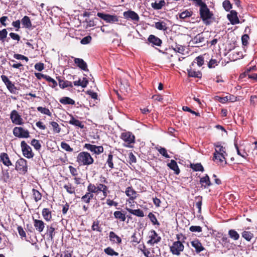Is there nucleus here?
I'll use <instances>...</instances> for the list:
<instances>
[{"instance_id": "4d7b16f0", "label": "nucleus", "mask_w": 257, "mask_h": 257, "mask_svg": "<svg viewBox=\"0 0 257 257\" xmlns=\"http://www.w3.org/2000/svg\"><path fill=\"white\" fill-rule=\"evenodd\" d=\"M173 49L176 52H177L180 53H183L185 51V47L182 45H180L177 44V43H175V45L174 47L173 48Z\"/></svg>"}, {"instance_id": "0eeeda50", "label": "nucleus", "mask_w": 257, "mask_h": 257, "mask_svg": "<svg viewBox=\"0 0 257 257\" xmlns=\"http://www.w3.org/2000/svg\"><path fill=\"white\" fill-rule=\"evenodd\" d=\"M14 135L19 138H28L30 137V133L21 126H16L13 131Z\"/></svg>"}, {"instance_id": "a18cd8bd", "label": "nucleus", "mask_w": 257, "mask_h": 257, "mask_svg": "<svg viewBox=\"0 0 257 257\" xmlns=\"http://www.w3.org/2000/svg\"><path fill=\"white\" fill-rule=\"evenodd\" d=\"M228 235L234 240H237L239 238V234L234 229H230L228 231Z\"/></svg>"}, {"instance_id": "c756f323", "label": "nucleus", "mask_w": 257, "mask_h": 257, "mask_svg": "<svg viewBox=\"0 0 257 257\" xmlns=\"http://www.w3.org/2000/svg\"><path fill=\"white\" fill-rule=\"evenodd\" d=\"M68 122L71 125H74L75 126H78L81 128H83L84 127V125L82 123V122L79 120L75 118L72 115H71V119Z\"/></svg>"}, {"instance_id": "7c9ffc66", "label": "nucleus", "mask_w": 257, "mask_h": 257, "mask_svg": "<svg viewBox=\"0 0 257 257\" xmlns=\"http://www.w3.org/2000/svg\"><path fill=\"white\" fill-rule=\"evenodd\" d=\"M91 229L93 231H97L100 233L102 231V228L100 224V221L97 219L94 220L91 226Z\"/></svg>"}, {"instance_id": "774afa93", "label": "nucleus", "mask_w": 257, "mask_h": 257, "mask_svg": "<svg viewBox=\"0 0 257 257\" xmlns=\"http://www.w3.org/2000/svg\"><path fill=\"white\" fill-rule=\"evenodd\" d=\"M92 40V37L90 36H87L83 38L81 40V44L86 45L90 43Z\"/></svg>"}, {"instance_id": "9d476101", "label": "nucleus", "mask_w": 257, "mask_h": 257, "mask_svg": "<svg viewBox=\"0 0 257 257\" xmlns=\"http://www.w3.org/2000/svg\"><path fill=\"white\" fill-rule=\"evenodd\" d=\"M84 148L90 151L93 154L100 155L104 151V148L102 146H96L90 144H85Z\"/></svg>"}, {"instance_id": "ea45409f", "label": "nucleus", "mask_w": 257, "mask_h": 257, "mask_svg": "<svg viewBox=\"0 0 257 257\" xmlns=\"http://www.w3.org/2000/svg\"><path fill=\"white\" fill-rule=\"evenodd\" d=\"M204 41L205 38L202 33L197 34L192 40L193 43L195 44L202 43Z\"/></svg>"}, {"instance_id": "473e14b6", "label": "nucleus", "mask_w": 257, "mask_h": 257, "mask_svg": "<svg viewBox=\"0 0 257 257\" xmlns=\"http://www.w3.org/2000/svg\"><path fill=\"white\" fill-rule=\"evenodd\" d=\"M188 75L189 77L201 78L202 77V73L200 71H195L191 68L187 69Z\"/></svg>"}, {"instance_id": "de8ad7c7", "label": "nucleus", "mask_w": 257, "mask_h": 257, "mask_svg": "<svg viewBox=\"0 0 257 257\" xmlns=\"http://www.w3.org/2000/svg\"><path fill=\"white\" fill-rule=\"evenodd\" d=\"M195 200L196 201V206L198 209V213H200L201 212L202 197L200 196H196L195 197Z\"/></svg>"}, {"instance_id": "4c0bfd02", "label": "nucleus", "mask_w": 257, "mask_h": 257, "mask_svg": "<svg viewBox=\"0 0 257 257\" xmlns=\"http://www.w3.org/2000/svg\"><path fill=\"white\" fill-rule=\"evenodd\" d=\"M241 236L247 241H250L254 237L253 234L251 231L245 230L241 233Z\"/></svg>"}, {"instance_id": "58836bf2", "label": "nucleus", "mask_w": 257, "mask_h": 257, "mask_svg": "<svg viewBox=\"0 0 257 257\" xmlns=\"http://www.w3.org/2000/svg\"><path fill=\"white\" fill-rule=\"evenodd\" d=\"M32 196L35 202H37L42 199V194L37 190L33 189L32 190Z\"/></svg>"}, {"instance_id": "13d9d810", "label": "nucleus", "mask_w": 257, "mask_h": 257, "mask_svg": "<svg viewBox=\"0 0 257 257\" xmlns=\"http://www.w3.org/2000/svg\"><path fill=\"white\" fill-rule=\"evenodd\" d=\"M219 61L216 59L211 58L208 63V67L209 68H214L218 65Z\"/></svg>"}, {"instance_id": "c03bdc74", "label": "nucleus", "mask_w": 257, "mask_h": 257, "mask_svg": "<svg viewBox=\"0 0 257 257\" xmlns=\"http://www.w3.org/2000/svg\"><path fill=\"white\" fill-rule=\"evenodd\" d=\"M64 188L69 194H73L75 193V188L70 183L64 185Z\"/></svg>"}, {"instance_id": "bf43d9fd", "label": "nucleus", "mask_w": 257, "mask_h": 257, "mask_svg": "<svg viewBox=\"0 0 257 257\" xmlns=\"http://www.w3.org/2000/svg\"><path fill=\"white\" fill-rule=\"evenodd\" d=\"M2 178L5 182H7L10 179V175L8 169L2 171Z\"/></svg>"}, {"instance_id": "6e6d98bb", "label": "nucleus", "mask_w": 257, "mask_h": 257, "mask_svg": "<svg viewBox=\"0 0 257 257\" xmlns=\"http://www.w3.org/2000/svg\"><path fill=\"white\" fill-rule=\"evenodd\" d=\"M7 87L10 92L12 93H16V91L17 90L15 84L10 81L7 85Z\"/></svg>"}, {"instance_id": "8fccbe9b", "label": "nucleus", "mask_w": 257, "mask_h": 257, "mask_svg": "<svg viewBox=\"0 0 257 257\" xmlns=\"http://www.w3.org/2000/svg\"><path fill=\"white\" fill-rule=\"evenodd\" d=\"M17 230L22 240H27L26 233L21 226H18Z\"/></svg>"}, {"instance_id": "5fc2aeb1", "label": "nucleus", "mask_w": 257, "mask_h": 257, "mask_svg": "<svg viewBox=\"0 0 257 257\" xmlns=\"http://www.w3.org/2000/svg\"><path fill=\"white\" fill-rule=\"evenodd\" d=\"M37 110L43 114H46L49 116L52 115V113L50 110L46 107H43L42 106H39L37 107Z\"/></svg>"}, {"instance_id": "e2e57ef3", "label": "nucleus", "mask_w": 257, "mask_h": 257, "mask_svg": "<svg viewBox=\"0 0 257 257\" xmlns=\"http://www.w3.org/2000/svg\"><path fill=\"white\" fill-rule=\"evenodd\" d=\"M31 144L37 150H39L41 148V145L40 144L39 141L36 139H33L31 141Z\"/></svg>"}, {"instance_id": "e433bc0d", "label": "nucleus", "mask_w": 257, "mask_h": 257, "mask_svg": "<svg viewBox=\"0 0 257 257\" xmlns=\"http://www.w3.org/2000/svg\"><path fill=\"white\" fill-rule=\"evenodd\" d=\"M165 4L166 3L164 0H161L158 3L157 1L152 3L151 6L155 10H160L165 5Z\"/></svg>"}, {"instance_id": "2eb2a0df", "label": "nucleus", "mask_w": 257, "mask_h": 257, "mask_svg": "<svg viewBox=\"0 0 257 257\" xmlns=\"http://www.w3.org/2000/svg\"><path fill=\"white\" fill-rule=\"evenodd\" d=\"M215 100H217L218 102L220 103H225L228 101L230 102H235L237 100V97L233 95H229L225 97L216 96Z\"/></svg>"}, {"instance_id": "cd10ccee", "label": "nucleus", "mask_w": 257, "mask_h": 257, "mask_svg": "<svg viewBox=\"0 0 257 257\" xmlns=\"http://www.w3.org/2000/svg\"><path fill=\"white\" fill-rule=\"evenodd\" d=\"M42 214L44 219L49 221L52 219V211L48 208H43L42 211Z\"/></svg>"}, {"instance_id": "69168bd1", "label": "nucleus", "mask_w": 257, "mask_h": 257, "mask_svg": "<svg viewBox=\"0 0 257 257\" xmlns=\"http://www.w3.org/2000/svg\"><path fill=\"white\" fill-rule=\"evenodd\" d=\"M222 5L226 11H229L232 8V5L228 0H225L222 3Z\"/></svg>"}, {"instance_id": "20e7f679", "label": "nucleus", "mask_w": 257, "mask_h": 257, "mask_svg": "<svg viewBox=\"0 0 257 257\" xmlns=\"http://www.w3.org/2000/svg\"><path fill=\"white\" fill-rule=\"evenodd\" d=\"M180 235H177V241H174L171 246H170V251L171 252L174 254L176 255H180L181 254V252L184 250V245L181 242L179 239Z\"/></svg>"}, {"instance_id": "bb28decb", "label": "nucleus", "mask_w": 257, "mask_h": 257, "mask_svg": "<svg viewBox=\"0 0 257 257\" xmlns=\"http://www.w3.org/2000/svg\"><path fill=\"white\" fill-rule=\"evenodd\" d=\"M167 166L172 170H173L176 175H178L180 172V169L178 167L177 162L174 160H171L170 162L168 163Z\"/></svg>"}, {"instance_id": "1a4fd4ad", "label": "nucleus", "mask_w": 257, "mask_h": 257, "mask_svg": "<svg viewBox=\"0 0 257 257\" xmlns=\"http://www.w3.org/2000/svg\"><path fill=\"white\" fill-rule=\"evenodd\" d=\"M123 16L124 19L131 20L135 24H137L140 21V17L138 14L131 10L124 12Z\"/></svg>"}, {"instance_id": "f257e3e1", "label": "nucleus", "mask_w": 257, "mask_h": 257, "mask_svg": "<svg viewBox=\"0 0 257 257\" xmlns=\"http://www.w3.org/2000/svg\"><path fill=\"white\" fill-rule=\"evenodd\" d=\"M107 184H108L107 179L102 175L100 177V180L95 184L89 183L87 187V193L90 200L95 199L96 196L100 193L103 195L101 200L105 198L110 193L108 187L106 185Z\"/></svg>"}, {"instance_id": "4468645a", "label": "nucleus", "mask_w": 257, "mask_h": 257, "mask_svg": "<svg viewBox=\"0 0 257 257\" xmlns=\"http://www.w3.org/2000/svg\"><path fill=\"white\" fill-rule=\"evenodd\" d=\"M125 193L126 195L129 198L127 200V201L129 203L134 202V200L137 197V193L132 186L128 187L126 188Z\"/></svg>"}, {"instance_id": "9b49d317", "label": "nucleus", "mask_w": 257, "mask_h": 257, "mask_svg": "<svg viewBox=\"0 0 257 257\" xmlns=\"http://www.w3.org/2000/svg\"><path fill=\"white\" fill-rule=\"evenodd\" d=\"M97 16L107 23H115L118 21V17L116 15H111L98 12L97 14Z\"/></svg>"}, {"instance_id": "7ed1b4c3", "label": "nucleus", "mask_w": 257, "mask_h": 257, "mask_svg": "<svg viewBox=\"0 0 257 257\" xmlns=\"http://www.w3.org/2000/svg\"><path fill=\"white\" fill-rule=\"evenodd\" d=\"M76 162L79 166H89L94 163V159L90 153L83 151L78 154Z\"/></svg>"}, {"instance_id": "f704fd0d", "label": "nucleus", "mask_w": 257, "mask_h": 257, "mask_svg": "<svg viewBox=\"0 0 257 257\" xmlns=\"http://www.w3.org/2000/svg\"><path fill=\"white\" fill-rule=\"evenodd\" d=\"M189 167L194 171H200L203 172L204 171V168L200 163H190Z\"/></svg>"}, {"instance_id": "393cba45", "label": "nucleus", "mask_w": 257, "mask_h": 257, "mask_svg": "<svg viewBox=\"0 0 257 257\" xmlns=\"http://www.w3.org/2000/svg\"><path fill=\"white\" fill-rule=\"evenodd\" d=\"M200 183L201 186L205 188H207L212 185L209 177L207 174H206L205 176L200 178Z\"/></svg>"}, {"instance_id": "3c124183", "label": "nucleus", "mask_w": 257, "mask_h": 257, "mask_svg": "<svg viewBox=\"0 0 257 257\" xmlns=\"http://www.w3.org/2000/svg\"><path fill=\"white\" fill-rule=\"evenodd\" d=\"M50 124L52 125L54 133H59L61 132V127L57 122L51 121Z\"/></svg>"}, {"instance_id": "aec40b11", "label": "nucleus", "mask_w": 257, "mask_h": 257, "mask_svg": "<svg viewBox=\"0 0 257 257\" xmlns=\"http://www.w3.org/2000/svg\"><path fill=\"white\" fill-rule=\"evenodd\" d=\"M55 233V228L52 225L47 226L46 234L48 236V240L53 241Z\"/></svg>"}, {"instance_id": "338daca9", "label": "nucleus", "mask_w": 257, "mask_h": 257, "mask_svg": "<svg viewBox=\"0 0 257 257\" xmlns=\"http://www.w3.org/2000/svg\"><path fill=\"white\" fill-rule=\"evenodd\" d=\"M46 81L50 83L49 86L52 88H55L57 86V82L49 76H48Z\"/></svg>"}, {"instance_id": "39448f33", "label": "nucleus", "mask_w": 257, "mask_h": 257, "mask_svg": "<svg viewBox=\"0 0 257 257\" xmlns=\"http://www.w3.org/2000/svg\"><path fill=\"white\" fill-rule=\"evenodd\" d=\"M15 169L20 174H26L28 172V165L26 160L23 158L18 159L15 164Z\"/></svg>"}, {"instance_id": "f03ea898", "label": "nucleus", "mask_w": 257, "mask_h": 257, "mask_svg": "<svg viewBox=\"0 0 257 257\" xmlns=\"http://www.w3.org/2000/svg\"><path fill=\"white\" fill-rule=\"evenodd\" d=\"M199 14L203 23L206 26L210 25L214 20V15L207 5L200 8Z\"/></svg>"}, {"instance_id": "72a5a7b5", "label": "nucleus", "mask_w": 257, "mask_h": 257, "mask_svg": "<svg viewBox=\"0 0 257 257\" xmlns=\"http://www.w3.org/2000/svg\"><path fill=\"white\" fill-rule=\"evenodd\" d=\"M21 22L22 25L23 26V27L30 29L32 27V23L30 20V19L27 16H25L23 18V19L21 20Z\"/></svg>"}, {"instance_id": "c85d7f7f", "label": "nucleus", "mask_w": 257, "mask_h": 257, "mask_svg": "<svg viewBox=\"0 0 257 257\" xmlns=\"http://www.w3.org/2000/svg\"><path fill=\"white\" fill-rule=\"evenodd\" d=\"M126 209L130 213L133 214L137 217H143L145 216L144 211L140 209H132L128 208H126Z\"/></svg>"}, {"instance_id": "2f4dec72", "label": "nucleus", "mask_w": 257, "mask_h": 257, "mask_svg": "<svg viewBox=\"0 0 257 257\" xmlns=\"http://www.w3.org/2000/svg\"><path fill=\"white\" fill-rule=\"evenodd\" d=\"M154 27L159 30L166 31L168 29L167 24L164 21H159L155 23Z\"/></svg>"}, {"instance_id": "c9c22d12", "label": "nucleus", "mask_w": 257, "mask_h": 257, "mask_svg": "<svg viewBox=\"0 0 257 257\" xmlns=\"http://www.w3.org/2000/svg\"><path fill=\"white\" fill-rule=\"evenodd\" d=\"M73 84L75 86H81L82 87L85 88L88 84V80L86 78H83L82 81L79 79L77 81H74Z\"/></svg>"}, {"instance_id": "a211bd4d", "label": "nucleus", "mask_w": 257, "mask_h": 257, "mask_svg": "<svg viewBox=\"0 0 257 257\" xmlns=\"http://www.w3.org/2000/svg\"><path fill=\"white\" fill-rule=\"evenodd\" d=\"M34 226L39 233L42 232L45 227V223L42 220L33 218Z\"/></svg>"}, {"instance_id": "864d4df0", "label": "nucleus", "mask_w": 257, "mask_h": 257, "mask_svg": "<svg viewBox=\"0 0 257 257\" xmlns=\"http://www.w3.org/2000/svg\"><path fill=\"white\" fill-rule=\"evenodd\" d=\"M104 251L106 254L109 255H111V256H112V255L118 256V253L115 251L113 250V249H112L110 247H107L106 248H105L104 249Z\"/></svg>"}, {"instance_id": "4be33fe9", "label": "nucleus", "mask_w": 257, "mask_h": 257, "mask_svg": "<svg viewBox=\"0 0 257 257\" xmlns=\"http://www.w3.org/2000/svg\"><path fill=\"white\" fill-rule=\"evenodd\" d=\"M57 79L59 82V85L61 88L64 89L68 87L71 88L73 87L72 83L71 82L68 80H64L62 79L60 76L57 77Z\"/></svg>"}, {"instance_id": "49530a36", "label": "nucleus", "mask_w": 257, "mask_h": 257, "mask_svg": "<svg viewBox=\"0 0 257 257\" xmlns=\"http://www.w3.org/2000/svg\"><path fill=\"white\" fill-rule=\"evenodd\" d=\"M214 146L215 147V151L216 150L218 152L217 154L226 155L225 148L221 146L219 143L214 144Z\"/></svg>"}, {"instance_id": "603ef678", "label": "nucleus", "mask_w": 257, "mask_h": 257, "mask_svg": "<svg viewBox=\"0 0 257 257\" xmlns=\"http://www.w3.org/2000/svg\"><path fill=\"white\" fill-rule=\"evenodd\" d=\"M148 217L153 225H160V223L158 222L156 216L152 213L150 212L148 214Z\"/></svg>"}, {"instance_id": "423d86ee", "label": "nucleus", "mask_w": 257, "mask_h": 257, "mask_svg": "<svg viewBox=\"0 0 257 257\" xmlns=\"http://www.w3.org/2000/svg\"><path fill=\"white\" fill-rule=\"evenodd\" d=\"M120 138L126 143L124 145L126 147H132L131 144L135 143V137L130 132L121 133Z\"/></svg>"}, {"instance_id": "6e6552de", "label": "nucleus", "mask_w": 257, "mask_h": 257, "mask_svg": "<svg viewBox=\"0 0 257 257\" xmlns=\"http://www.w3.org/2000/svg\"><path fill=\"white\" fill-rule=\"evenodd\" d=\"M21 147L23 155L28 159H31L34 156V154L32 152V148L26 143L23 141L21 143Z\"/></svg>"}, {"instance_id": "f3484780", "label": "nucleus", "mask_w": 257, "mask_h": 257, "mask_svg": "<svg viewBox=\"0 0 257 257\" xmlns=\"http://www.w3.org/2000/svg\"><path fill=\"white\" fill-rule=\"evenodd\" d=\"M190 243L192 246L195 248L197 253H199L205 249L201 242L198 239H195L191 241Z\"/></svg>"}, {"instance_id": "052dcab7", "label": "nucleus", "mask_w": 257, "mask_h": 257, "mask_svg": "<svg viewBox=\"0 0 257 257\" xmlns=\"http://www.w3.org/2000/svg\"><path fill=\"white\" fill-rule=\"evenodd\" d=\"M137 232H135L131 236V242L133 244L136 245L140 242L141 239L137 236Z\"/></svg>"}, {"instance_id": "37998d69", "label": "nucleus", "mask_w": 257, "mask_h": 257, "mask_svg": "<svg viewBox=\"0 0 257 257\" xmlns=\"http://www.w3.org/2000/svg\"><path fill=\"white\" fill-rule=\"evenodd\" d=\"M114 157L111 153L108 155V158L106 164H107L109 168L112 169L114 168L113 164Z\"/></svg>"}, {"instance_id": "412c9836", "label": "nucleus", "mask_w": 257, "mask_h": 257, "mask_svg": "<svg viewBox=\"0 0 257 257\" xmlns=\"http://www.w3.org/2000/svg\"><path fill=\"white\" fill-rule=\"evenodd\" d=\"M109 240L113 243L120 244L121 243V238L118 236L114 232L110 231L109 233Z\"/></svg>"}, {"instance_id": "5701e85b", "label": "nucleus", "mask_w": 257, "mask_h": 257, "mask_svg": "<svg viewBox=\"0 0 257 257\" xmlns=\"http://www.w3.org/2000/svg\"><path fill=\"white\" fill-rule=\"evenodd\" d=\"M74 63L81 70L84 71H88L87 65L86 63L81 58H75L74 60Z\"/></svg>"}, {"instance_id": "ddd939ff", "label": "nucleus", "mask_w": 257, "mask_h": 257, "mask_svg": "<svg viewBox=\"0 0 257 257\" xmlns=\"http://www.w3.org/2000/svg\"><path fill=\"white\" fill-rule=\"evenodd\" d=\"M149 237L150 239L147 241V243L151 245H154V244L159 243L161 240V237L159 236L154 230H152L150 231Z\"/></svg>"}, {"instance_id": "09e8293b", "label": "nucleus", "mask_w": 257, "mask_h": 257, "mask_svg": "<svg viewBox=\"0 0 257 257\" xmlns=\"http://www.w3.org/2000/svg\"><path fill=\"white\" fill-rule=\"evenodd\" d=\"M192 12L189 10H186L179 14V17L181 19H185L187 18H189L192 15Z\"/></svg>"}, {"instance_id": "b1692460", "label": "nucleus", "mask_w": 257, "mask_h": 257, "mask_svg": "<svg viewBox=\"0 0 257 257\" xmlns=\"http://www.w3.org/2000/svg\"><path fill=\"white\" fill-rule=\"evenodd\" d=\"M148 41L150 43H152L153 45H156L157 46H161L162 43V41L159 38L154 35H150L148 38Z\"/></svg>"}, {"instance_id": "79ce46f5", "label": "nucleus", "mask_w": 257, "mask_h": 257, "mask_svg": "<svg viewBox=\"0 0 257 257\" xmlns=\"http://www.w3.org/2000/svg\"><path fill=\"white\" fill-rule=\"evenodd\" d=\"M115 218L119 219L121 221H124L126 219L125 214L120 211H115L113 213Z\"/></svg>"}, {"instance_id": "a19ab883", "label": "nucleus", "mask_w": 257, "mask_h": 257, "mask_svg": "<svg viewBox=\"0 0 257 257\" xmlns=\"http://www.w3.org/2000/svg\"><path fill=\"white\" fill-rule=\"evenodd\" d=\"M59 101L63 104H75V101L69 97H63Z\"/></svg>"}, {"instance_id": "680f3d73", "label": "nucleus", "mask_w": 257, "mask_h": 257, "mask_svg": "<svg viewBox=\"0 0 257 257\" xmlns=\"http://www.w3.org/2000/svg\"><path fill=\"white\" fill-rule=\"evenodd\" d=\"M61 147L64 150L72 152L73 151V148H71L69 144L66 143L65 142H62L61 143Z\"/></svg>"}, {"instance_id": "f8f14e48", "label": "nucleus", "mask_w": 257, "mask_h": 257, "mask_svg": "<svg viewBox=\"0 0 257 257\" xmlns=\"http://www.w3.org/2000/svg\"><path fill=\"white\" fill-rule=\"evenodd\" d=\"M10 118L12 122L16 125H22L24 123L21 115L16 110H13L11 111Z\"/></svg>"}, {"instance_id": "a878e982", "label": "nucleus", "mask_w": 257, "mask_h": 257, "mask_svg": "<svg viewBox=\"0 0 257 257\" xmlns=\"http://www.w3.org/2000/svg\"><path fill=\"white\" fill-rule=\"evenodd\" d=\"M218 152L215 150L213 153V160L214 161H217L218 162L222 163L225 161V164H226V161L225 158V154H217Z\"/></svg>"}, {"instance_id": "0e129e2a", "label": "nucleus", "mask_w": 257, "mask_h": 257, "mask_svg": "<svg viewBox=\"0 0 257 257\" xmlns=\"http://www.w3.org/2000/svg\"><path fill=\"white\" fill-rule=\"evenodd\" d=\"M234 146H235V149H236L237 154L238 155H239L240 156H241V157H242L243 158H244V159L246 158V157L247 156V154L246 153V152H245L244 150H243V151L241 152L239 150V148L236 144H235Z\"/></svg>"}, {"instance_id": "6ab92c4d", "label": "nucleus", "mask_w": 257, "mask_h": 257, "mask_svg": "<svg viewBox=\"0 0 257 257\" xmlns=\"http://www.w3.org/2000/svg\"><path fill=\"white\" fill-rule=\"evenodd\" d=\"M0 161L3 164L9 167L12 165V163L10 159L9 155L6 153H1L0 154Z\"/></svg>"}, {"instance_id": "dca6fc26", "label": "nucleus", "mask_w": 257, "mask_h": 257, "mask_svg": "<svg viewBox=\"0 0 257 257\" xmlns=\"http://www.w3.org/2000/svg\"><path fill=\"white\" fill-rule=\"evenodd\" d=\"M227 17L232 25L239 23V20L237 17V13L234 10H231L230 14L227 15Z\"/></svg>"}]
</instances>
